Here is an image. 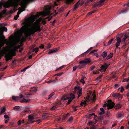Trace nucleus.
<instances>
[{"label":"nucleus","mask_w":129,"mask_h":129,"mask_svg":"<svg viewBox=\"0 0 129 129\" xmlns=\"http://www.w3.org/2000/svg\"><path fill=\"white\" fill-rule=\"evenodd\" d=\"M24 96L22 94H20L19 96H13L12 97V99L13 101H18L20 99L24 97Z\"/></svg>","instance_id":"9"},{"label":"nucleus","mask_w":129,"mask_h":129,"mask_svg":"<svg viewBox=\"0 0 129 129\" xmlns=\"http://www.w3.org/2000/svg\"><path fill=\"white\" fill-rule=\"evenodd\" d=\"M73 117H71L67 121L69 122H71L73 121Z\"/></svg>","instance_id":"42"},{"label":"nucleus","mask_w":129,"mask_h":129,"mask_svg":"<svg viewBox=\"0 0 129 129\" xmlns=\"http://www.w3.org/2000/svg\"><path fill=\"white\" fill-rule=\"evenodd\" d=\"M100 109V110L101 111V112H103V114H104L105 112L103 108H101Z\"/></svg>","instance_id":"56"},{"label":"nucleus","mask_w":129,"mask_h":129,"mask_svg":"<svg viewBox=\"0 0 129 129\" xmlns=\"http://www.w3.org/2000/svg\"><path fill=\"white\" fill-rule=\"evenodd\" d=\"M103 4H101L99 2L94 5L93 8H96L98 7H100L103 6Z\"/></svg>","instance_id":"20"},{"label":"nucleus","mask_w":129,"mask_h":129,"mask_svg":"<svg viewBox=\"0 0 129 129\" xmlns=\"http://www.w3.org/2000/svg\"><path fill=\"white\" fill-rule=\"evenodd\" d=\"M103 76L102 75H101L97 77L96 79V80H98L100 79Z\"/></svg>","instance_id":"43"},{"label":"nucleus","mask_w":129,"mask_h":129,"mask_svg":"<svg viewBox=\"0 0 129 129\" xmlns=\"http://www.w3.org/2000/svg\"><path fill=\"white\" fill-rule=\"evenodd\" d=\"M97 50H92L91 52H90L89 54H94V53L97 52Z\"/></svg>","instance_id":"39"},{"label":"nucleus","mask_w":129,"mask_h":129,"mask_svg":"<svg viewBox=\"0 0 129 129\" xmlns=\"http://www.w3.org/2000/svg\"><path fill=\"white\" fill-rule=\"evenodd\" d=\"M82 90L81 89V90H79V91L78 92V95L77 97V98H79L81 95L82 92Z\"/></svg>","instance_id":"36"},{"label":"nucleus","mask_w":129,"mask_h":129,"mask_svg":"<svg viewBox=\"0 0 129 129\" xmlns=\"http://www.w3.org/2000/svg\"><path fill=\"white\" fill-rule=\"evenodd\" d=\"M81 89H80V86L75 87L74 88V90L73 91V92L74 93H75L77 91L78 92L79 91V90H81Z\"/></svg>","instance_id":"17"},{"label":"nucleus","mask_w":129,"mask_h":129,"mask_svg":"<svg viewBox=\"0 0 129 129\" xmlns=\"http://www.w3.org/2000/svg\"><path fill=\"white\" fill-rule=\"evenodd\" d=\"M5 37L3 34H0V49L1 47L4 44L6 43V44L8 45L9 48H10L9 46V45L11 43V41L9 40V41H7L6 39H5Z\"/></svg>","instance_id":"4"},{"label":"nucleus","mask_w":129,"mask_h":129,"mask_svg":"<svg viewBox=\"0 0 129 129\" xmlns=\"http://www.w3.org/2000/svg\"><path fill=\"white\" fill-rule=\"evenodd\" d=\"M120 43L119 42H117L115 44V46L116 48H117L120 45Z\"/></svg>","instance_id":"53"},{"label":"nucleus","mask_w":129,"mask_h":129,"mask_svg":"<svg viewBox=\"0 0 129 129\" xmlns=\"http://www.w3.org/2000/svg\"><path fill=\"white\" fill-rule=\"evenodd\" d=\"M107 55V53L106 51H104L101 55L102 56L103 58L105 57Z\"/></svg>","instance_id":"30"},{"label":"nucleus","mask_w":129,"mask_h":129,"mask_svg":"<svg viewBox=\"0 0 129 129\" xmlns=\"http://www.w3.org/2000/svg\"><path fill=\"white\" fill-rule=\"evenodd\" d=\"M65 97L64 96H63L61 98V100H67L69 99V97H67L66 98H64Z\"/></svg>","instance_id":"37"},{"label":"nucleus","mask_w":129,"mask_h":129,"mask_svg":"<svg viewBox=\"0 0 129 129\" xmlns=\"http://www.w3.org/2000/svg\"><path fill=\"white\" fill-rule=\"evenodd\" d=\"M35 52L36 53H37L39 50V49L38 47H37L35 48Z\"/></svg>","instance_id":"61"},{"label":"nucleus","mask_w":129,"mask_h":129,"mask_svg":"<svg viewBox=\"0 0 129 129\" xmlns=\"http://www.w3.org/2000/svg\"><path fill=\"white\" fill-rule=\"evenodd\" d=\"M91 62V60L89 58H86L83 60L80 61L79 62V63L83 64H87Z\"/></svg>","instance_id":"8"},{"label":"nucleus","mask_w":129,"mask_h":129,"mask_svg":"<svg viewBox=\"0 0 129 129\" xmlns=\"http://www.w3.org/2000/svg\"><path fill=\"white\" fill-rule=\"evenodd\" d=\"M89 98L90 96L88 95H87L85 98H84V99H85V101L87 102H89L90 101Z\"/></svg>","instance_id":"27"},{"label":"nucleus","mask_w":129,"mask_h":129,"mask_svg":"<svg viewBox=\"0 0 129 129\" xmlns=\"http://www.w3.org/2000/svg\"><path fill=\"white\" fill-rule=\"evenodd\" d=\"M28 118L29 121L31 123H32L34 122H35V121H31V120H34V117L33 116H31V115H29L28 116Z\"/></svg>","instance_id":"18"},{"label":"nucleus","mask_w":129,"mask_h":129,"mask_svg":"<svg viewBox=\"0 0 129 129\" xmlns=\"http://www.w3.org/2000/svg\"><path fill=\"white\" fill-rule=\"evenodd\" d=\"M7 28L5 26H3L0 27V33L2 35L3 34L4 31H7Z\"/></svg>","instance_id":"13"},{"label":"nucleus","mask_w":129,"mask_h":129,"mask_svg":"<svg viewBox=\"0 0 129 129\" xmlns=\"http://www.w3.org/2000/svg\"><path fill=\"white\" fill-rule=\"evenodd\" d=\"M41 15V14H40V13L38 12H37V14L34 15V17L35 18V19H36L39 17V16Z\"/></svg>","instance_id":"33"},{"label":"nucleus","mask_w":129,"mask_h":129,"mask_svg":"<svg viewBox=\"0 0 129 129\" xmlns=\"http://www.w3.org/2000/svg\"><path fill=\"white\" fill-rule=\"evenodd\" d=\"M107 102L108 105L107 108L108 110L113 108L115 105V104L111 100H108L107 101Z\"/></svg>","instance_id":"7"},{"label":"nucleus","mask_w":129,"mask_h":129,"mask_svg":"<svg viewBox=\"0 0 129 129\" xmlns=\"http://www.w3.org/2000/svg\"><path fill=\"white\" fill-rule=\"evenodd\" d=\"M70 96L68 97H69V99L73 100L75 98V95L72 93H71L69 95Z\"/></svg>","instance_id":"25"},{"label":"nucleus","mask_w":129,"mask_h":129,"mask_svg":"<svg viewBox=\"0 0 129 129\" xmlns=\"http://www.w3.org/2000/svg\"><path fill=\"white\" fill-rule=\"evenodd\" d=\"M18 10L19 11L18 12L17 15L19 16V14L21 12H22L25 9H22V8H21L20 7L18 8Z\"/></svg>","instance_id":"22"},{"label":"nucleus","mask_w":129,"mask_h":129,"mask_svg":"<svg viewBox=\"0 0 129 129\" xmlns=\"http://www.w3.org/2000/svg\"><path fill=\"white\" fill-rule=\"evenodd\" d=\"M42 19V17H40L39 19L37 20L34 23L35 24H40V22Z\"/></svg>","instance_id":"21"},{"label":"nucleus","mask_w":129,"mask_h":129,"mask_svg":"<svg viewBox=\"0 0 129 129\" xmlns=\"http://www.w3.org/2000/svg\"><path fill=\"white\" fill-rule=\"evenodd\" d=\"M24 30L21 29L18 30L15 35V36H11L9 37V40L11 41V43L9 45L10 47H12L17 43H19L20 41V37L22 36V34L24 33Z\"/></svg>","instance_id":"1"},{"label":"nucleus","mask_w":129,"mask_h":129,"mask_svg":"<svg viewBox=\"0 0 129 129\" xmlns=\"http://www.w3.org/2000/svg\"><path fill=\"white\" fill-rule=\"evenodd\" d=\"M16 50L15 49H13V48L8 49L7 51L8 52V53H9L11 55H13V56H15L16 54L15 53Z\"/></svg>","instance_id":"12"},{"label":"nucleus","mask_w":129,"mask_h":129,"mask_svg":"<svg viewBox=\"0 0 129 129\" xmlns=\"http://www.w3.org/2000/svg\"><path fill=\"white\" fill-rule=\"evenodd\" d=\"M113 55V54L112 53H110V54L108 55V56L109 58H110L112 57Z\"/></svg>","instance_id":"48"},{"label":"nucleus","mask_w":129,"mask_h":129,"mask_svg":"<svg viewBox=\"0 0 129 129\" xmlns=\"http://www.w3.org/2000/svg\"><path fill=\"white\" fill-rule=\"evenodd\" d=\"M3 50H1L0 51V56H3L4 54H5Z\"/></svg>","instance_id":"34"},{"label":"nucleus","mask_w":129,"mask_h":129,"mask_svg":"<svg viewBox=\"0 0 129 129\" xmlns=\"http://www.w3.org/2000/svg\"><path fill=\"white\" fill-rule=\"evenodd\" d=\"M13 56V55H11L9 53H7L6 54L4 57L6 58V61H7L11 59Z\"/></svg>","instance_id":"10"},{"label":"nucleus","mask_w":129,"mask_h":129,"mask_svg":"<svg viewBox=\"0 0 129 129\" xmlns=\"http://www.w3.org/2000/svg\"><path fill=\"white\" fill-rule=\"evenodd\" d=\"M56 106H53L52 107V108H51V110H55V109H56Z\"/></svg>","instance_id":"59"},{"label":"nucleus","mask_w":129,"mask_h":129,"mask_svg":"<svg viewBox=\"0 0 129 129\" xmlns=\"http://www.w3.org/2000/svg\"><path fill=\"white\" fill-rule=\"evenodd\" d=\"M25 40V39L24 37H23L21 39V42L22 43Z\"/></svg>","instance_id":"47"},{"label":"nucleus","mask_w":129,"mask_h":129,"mask_svg":"<svg viewBox=\"0 0 129 129\" xmlns=\"http://www.w3.org/2000/svg\"><path fill=\"white\" fill-rule=\"evenodd\" d=\"M80 1V0H79L78 2H77V3L75 4L74 5V7L73 9V11H75L76 9L79 6V5H80V4H79V3Z\"/></svg>","instance_id":"19"},{"label":"nucleus","mask_w":129,"mask_h":129,"mask_svg":"<svg viewBox=\"0 0 129 129\" xmlns=\"http://www.w3.org/2000/svg\"><path fill=\"white\" fill-rule=\"evenodd\" d=\"M108 67V65L107 63H105L101 67V69L99 70L101 72L105 71Z\"/></svg>","instance_id":"11"},{"label":"nucleus","mask_w":129,"mask_h":129,"mask_svg":"<svg viewBox=\"0 0 129 129\" xmlns=\"http://www.w3.org/2000/svg\"><path fill=\"white\" fill-rule=\"evenodd\" d=\"M8 0L4 5V7L9 8L10 6L16 7L18 5V3L20 2V0Z\"/></svg>","instance_id":"3"},{"label":"nucleus","mask_w":129,"mask_h":129,"mask_svg":"<svg viewBox=\"0 0 129 129\" xmlns=\"http://www.w3.org/2000/svg\"><path fill=\"white\" fill-rule=\"evenodd\" d=\"M112 96L113 97L115 98H117L119 97V98H121V99L122 98V96L119 93H115L113 94Z\"/></svg>","instance_id":"14"},{"label":"nucleus","mask_w":129,"mask_h":129,"mask_svg":"<svg viewBox=\"0 0 129 129\" xmlns=\"http://www.w3.org/2000/svg\"><path fill=\"white\" fill-rule=\"evenodd\" d=\"M124 38H123V40L124 41L126 40L128 38V36H127V35H124Z\"/></svg>","instance_id":"44"},{"label":"nucleus","mask_w":129,"mask_h":129,"mask_svg":"<svg viewBox=\"0 0 129 129\" xmlns=\"http://www.w3.org/2000/svg\"><path fill=\"white\" fill-rule=\"evenodd\" d=\"M77 68V67L76 66H75L74 67H73V71H75L76 70Z\"/></svg>","instance_id":"62"},{"label":"nucleus","mask_w":129,"mask_h":129,"mask_svg":"<svg viewBox=\"0 0 129 129\" xmlns=\"http://www.w3.org/2000/svg\"><path fill=\"white\" fill-rule=\"evenodd\" d=\"M51 8V7L46 8L44 12H42L41 13H40V14H41V15L43 16L44 17L49 15L50 14V10Z\"/></svg>","instance_id":"6"},{"label":"nucleus","mask_w":129,"mask_h":129,"mask_svg":"<svg viewBox=\"0 0 129 129\" xmlns=\"http://www.w3.org/2000/svg\"><path fill=\"white\" fill-rule=\"evenodd\" d=\"M38 90L37 87H33L31 88L30 91H33V92L36 93Z\"/></svg>","instance_id":"26"},{"label":"nucleus","mask_w":129,"mask_h":129,"mask_svg":"<svg viewBox=\"0 0 129 129\" xmlns=\"http://www.w3.org/2000/svg\"><path fill=\"white\" fill-rule=\"evenodd\" d=\"M59 49V47L56 48H54L52 50H50L49 51L48 53V54H50L53 53H54L56 52Z\"/></svg>","instance_id":"16"},{"label":"nucleus","mask_w":129,"mask_h":129,"mask_svg":"<svg viewBox=\"0 0 129 129\" xmlns=\"http://www.w3.org/2000/svg\"><path fill=\"white\" fill-rule=\"evenodd\" d=\"M31 66H28L27 67H25V68H24L22 70H21V72H24V71L25 70H26L27 69H28L29 67H30Z\"/></svg>","instance_id":"41"},{"label":"nucleus","mask_w":129,"mask_h":129,"mask_svg":"<svg viewBox=\"0 0 129 129\" xmlns=\"http://www.w3.org/2000/svg\"><path fill=\"white\" fill-rule=\"evenodd\" d=\"M90 50L89 49L87 51L82 54L81 55H82L83 56H85L86 54L88 53L89 52Z\"/></svg>","instance_id":"40"},{"label":"nucleus","mask_w":129,"mask_h":129,"mask_svg":"<svg viewBox=\"0 0 129 129\" xmlns=\"http://www.w3.org/2000/svg\"><path fill=\"white\" fill-rule=\"evenodd\" d=\"M21 29L24 30V34L26 37H27L35 33L32 27L31 28H28L27 25H26L22 26Z\"/></svg>","instance_id":"2"},{"label":"nucleus","mask_w":129,"mask_h":129,"mask_svg":"<svg viewBox=\"0 0 129 129\" xmlns=\"http://www.w3.org/2000/svg\"><path fill=\"white\" fill-rule=\"evenodd\" d=\"M80 82L83 84H84L85 83V81L83 79H82L80 81Z\"/></svg>","instance_id":"57"},{"label":"nucleus","mask_w":129,"mask_h":129,"mask_svg":"<svg viewBox=\"0 0 129 129\" xmlns=\"http://www.w3.org/2000/svg\"><path fill=\"white\" fill-rule=\"evenodd\" d=\"M30 100H26L24 98H23L21 100H20V102L21 103H27L29 101H30Z\"/></svg>","instance_id":"24"},{"label":"nucleus","mask_w":129,"mask_h":129,"mask_svg":"<svg viewBox=\"0 0 129 129\" xmlns=\"http://www.w3.org/2000/svg\"><path fill=\"white\" fill-rule=\"evenodd\" d=\"M6 109L5 108V107H4L3 109L1 110V113H0V114H2L4 112H5L6 111Z\"/></svg>","instance_id":"38"},{"label":"nucleus","mask_w":129,"mask_h":129,"mask_svg":"<svg viewBox=\"0 0 129 129\" xmlns=\"http://www.w3.org/2000/svg\"><path fill=\"white\" fill-rule=\"evenodd\" d=\"M64 10V8L63 7H61L58 10V13L59 14H60V13H61Z\"/></svg>","instance_id":"29"},{"label":"nucleus","mask_w":129,"mask_h":129,"mask_svg":"<svg viewBox=\"0 0 129 129\" xmlns=\"http://www.w3.org/2000/svg\"><path fill=\"white\" fill-rule=\"evenodd\" d=\"M69 100L68 101V102L66 104L67 105H69V104L72 101V100L71 99H68Z\"/></svg>","instance_id":"54"},{"label":"nucleus","mask_w":129,"mask_h":129,"mask_svg":"<svg viewBox=\"0 0 129 129\" xmlns=\"http://www.w3.org/2000/svg\"><path fill=\"white\" fill-rule=\"evenodd\" d=\"M22 121L21 120H20L18 121L17 123L18 125H20L21 124Z\"/></svg>","instance_id":"58"},{"label":"nucleus","mask_w":129,"mask_h":129,"mask_svg":"<svg viewBox=\"0 0 129 129\" xmlns=\"http://www.w3.org/2000/svg\"><path fill=\"white\" fill-rule=\"evenodd\" d=\"M89 1L88 0H87L85 3V4H84V5L85 6H87L89 4Z\"/></svg>","instance_id":"50"},{"label":"nucleus","mask_w":129,"mask_h":129,"mask_svg":"<svg viewBox=\"0 0 129 129\" xmlns=\"http://www.w3.org/2000/svg\"><path fill=\"white\" fill-rule=\"evenodd\" d=\"M32 27L35 33L38 31L40 32L41 30L40 28V25L39 24H35L33 23Z\"/></svg>","instance_id":"5"},{"label":"nucleus","mask_w":129,"mask_h":129,"mask_svg":"<svg viewBox=\"0 0 129 129\" xmlns=\"http://www.w3.org/2000/svg\"><path fill=\"white\" fill-rule=\"evenodd\" d=\"M117 41V42L120 43L121 42V40L120 38L119 37H117L116 38Z\"/></svg>","instance_id":"46"},{"label":"nucleus","mask_w":129,"mask_h":129,"mask_svg":"<svg viewBox=\"0 0 129 129\" xmlns=\"http://www.w3.org/2000/svg\"><path fill=\"white\" fill-rule=\"evenodd\" d=\"M35 18L34 15L31 16L27 19V21L29 22H33L35 20Z\"/></svg>","instance_id":"15"},{"label":"nucleus","mask_w":129,"mask_h":129,"mask_svg":"<svg viewBox=\"0 0 129 129\" xmlns=\"http://www.w3.org/2000/svg\"><path fill=\"white\" fill-rule=\"evenodd\" d=\"M21 46V45L14 46L13 47V49H15L16 50L17 49L20 48Z\"/></svg>","instance_id":"35"},{"label":"nucleus","mask_w":129,"mask_h":129,"mask_svg":"<svg viewBox=\"0 0 129 129\" xmlns=\"http://www.w3.org/2000/svg\"><path fill=\"white\" fill-rule=\"evenodd\" d=\"M95 97H96V95H95L94 94L93 95V97L92 99L93 102H94L95 101V100H96Z\"/></svg>","instance_id":"51"},{"label":"nucleus","mask_w":129,"mask_h":129,"mask_svg":"<svg viewBox=\"0 0 129 129\" xmlns=\"http://www.w3.org/2000/svg\"><path fill=\"white\" fill-rule=\"evenodd\" d=\"M121 106V105L120 104H117L115 106V109H117L120 108Z\"/></svg>","instance_id":"28"},{"label":"nucleus","mask_w":129,"mask_h":129,"mask_svg":"<svg viewBox=\"0 0 129 129\" xmlns=\"http://www.w3.org/2000/svg\"><path fill=\"white\" fill-rule=\"evenodd\" d=\"M54 93L53 92L51 93L49 96L48 99H49L51 98L54 95Z\"/></svg>","instance_id":"49"},{"label":"nucleus","mask_w":129,"mask_h":129,"mask_svg":"<svg viewBox=\"0 0 129 129\" xmlns=\"http://www.w3.org/2000/svg\"><path fill=\"white\" fill-rule=\"evenodd\" d=\"M16 10H15L14 11H13L12 10H11L9 11V13L10 14H12Z\"/></svg>","instance_id":"60"},{"label":"nucleus","mask_w":129,"mask_h":129,"mask_svg":"<svg viewBox=\"0 0 129 129\" xmlns=\"http://www.w3.org/2000/svg\"><path fill=\"white\" fill-rule=\"evenodd\" d=\"M20 108V107L19 106H16L15 107L13 108L14 109H18Z\"/></svg>","instance_id":"64"},{"label":"nucleus","mask_w":129,"mask_h":129,"mask_svg":"<svg viewBox=\"0 0 129 129\" xmlns=\"http://www.w3.org/2000/svg\"><path fill=\"white\" fill-rule=\"evenodd\" d=\"M114 40V39L113 38H112L110 40H109L107 44L106 45H109Z\"/></svg>","instance_id":"32"},{"label":"nucleus","mask_w":129,"mask_h":129,"mask_svg":"<svg viewBox=\"0 0 129 129\" xmlns=\"http://www.w3.org/2000/svg\"><path fill=\"white\" fill-rule=\"evenodd\" d=\"M46 23V21L45 20H43L42 22V23L43 24V25H45Z\"/></svg>","instance_id":"63"},{"label":"nucleus","mask_w":129,"mask_h":129,"mask_svg":"<svg viewBox=\"0 0 129 129\" xmlns=\"http://www.w3.org/2000/svg\"><path fill=\"white\" fill-rule=\"evenodd\" d=\"M49 114L48 113L44 114L42 116V117L43 118H47L49 117Z\"/></svg>","instance_id":"23"},{"label":"nucleus","mask_w":129,"mask_h":129,"mask_svg":"<svg viewBox=\"0 0 129 129\" xmlns=\"http://www.w3.org/2000/svg\"><path fill=\"white\" fill-rule=\"evenodd\" d=\"M95 66H91L90 68V70H91V71L93 70L94 69V68H95Z\"/></svg>","instance_id":"52"},{"label":"nucleus","mask_w":129,"mask_h":129,"mask_svg":"<svg viewBox=\"0 0 129 129\" xmlns=\"http://www.w3.org/2000/svg\"><path fill=\"white\" fill-rule=\"evenodd\" d=\"M86 102H87L85 101V100L84 101V102H83L81 101V104H80L81 106H83V104H84V107H85L86 105L87 104V103H86Z\"/></svg>","instance_id":"31"},{"label":"nucleus","mask_w":129,"mask_h":129,"mask_svg":"<svg viewBox=\"0 0 129 129\" xmlns=\"http://www.w3.org/2000/svg\"><path fill=\"white\" fill-rule=\"evenodd\" d=\"M84 1L83 0H81L79 3V4H80V6H81L84 3Z\"/></svg>","instance_id":"45"},{"label":"nucleus","mask_w":129,"mask_h":129,"mask_svg":"<svg viewBox=\"0 0 129 129\" xmlns=\"http://www.w3.org/2000/svg\"><path fill=\"white\" fill-rule=\"evenodd\" d=\"M6 12V11L5 10H3L1 13L2 14H5Z\"/></svg>","instance_id":"55"}]
</instances>
